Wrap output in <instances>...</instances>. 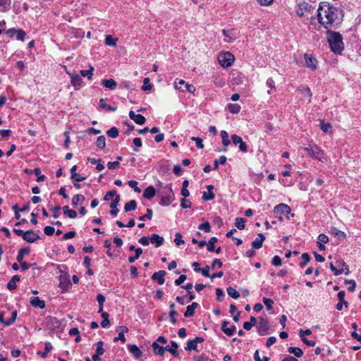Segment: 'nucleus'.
Wrapping results in <instances>:
<instances>
[{
	"mask_svg": "<svg viewBox=\"0 0 361 361\" xmlns=\"http://www.w3.org/2000/svg\"><path fill=\"white\" fill-rule=\"evenodd\" d=\"M302 262L300 263V267H305L310 260V257L307 253H303L301 256Z\"/></svg>",
	"mask_w": 361,
	"mask_h": 361,
	"instance_id": "46",
	"label": "nucleus"
},
{
	"mask_svg": "<svg viewBox=\"0 0 361 361\" xmlns=\"http://www.w3.org/2000/svg\"><path fill=\"white\" fill-rule=\"evenodd\" d=\"M142 253V250L140 247L135 249V255H133V257H130L128 258V262L130 263H133L137 259L140 257Z\"/></svg>",
	"mask_w": 361,
	"mask_h": 361,
	"instance_id": "50",
	"label": "nucleus"
},
{
	"mask_svg": "<svg viewBox=\"0 0 361 361\" xmlns=\"http://www.w3.org/2000/svg\"><path fill=\"white\" fill-rule=\"evenodd\" d=\"M137 203L135 200H130L125 204L124 209L126 212L133 211L136 209Z\"/></svg>",
	"mask_w": 361,
	"mask_h": 361,
	"instance_id": "40",
	"label": "nucleus"
},
{
	"mask_svg": "<svg viewBox=\"0 0 361 361\" xmlns=\"http://www.w3.org/2000/svg\"><path fill=\"white\" fill-rule=\"evenodd\" d=\"M221 137L222 139L223 145L225 147H228L231 144L228 133L226 130H221Z\"/></svg>",
	"mask_w": 361,
	"mask_h": 361,
	"instance_id": "36",
	"label": "nucleus"
},
{
	"mask_svg": "<svg viewBox=\"0 0 361 361\" xmlns=\"http://www.w3.org/2000/svg\"><path fill=\"white\" fill-rule=\"evenodd\" d=\"M152 87V85L149 82V79L148 78H145L143 80V85L142 87V90L144 91L150 90Z\"/></svg>",
	"mask_w": 361,
	"mask_h": 361,
	"instance_id": "58",
	"label": "nucleus"
},
{
	"mask_svg": "<svg viewBox=\"0 0 361 361\" xmlns=\"http://www.w3.org/2000/svg\"><path fill=\"white\" fill-rule=\"evenodd\" d=\"M197 344L196 342L194 340H190L188 341L187 347L185 348V350H197Z\"/></svg>",
	"mask_w": 361,
	"mask_h": 361,
	"instance_id": "59",
	"label": "nucleus"
},
{
	"mask_svg": "<svg viewBox=\"0 0 361 361\" xmlns=\"http://www.w3.org/2000/svg\"><path fill=\"white\" fill-rule=\"evenodd\" d=\"M96 145L99 149H104L106 146V138L104 135L99 136L97 139Z\"/></svg>",
	"mask_w": 361,
	"mask_h": 361,
	"instance_id": "41",
	"label": "nucleus"
},
{
	"mask_svg": "<svg viewBox=\"0 0 361 361\" xmlns=\"http://www.w3.org/2000/svg\"><path fill=\"white\" fill-rule=\"evenodd\" d=\"M11 0H0V12H6L11 8Z\"/></svg>",
	"mask_w": 361,
	"mask_h": 361,
	"instance_id": "28",
	"label": "nucleus"
},
{
	"mask_svg": "<svg viewBox=\"0 0 361 361\" xmlns=\"http://www.w3.org/2000/svg\"><path fill=\"white\" fill-rule=\"evenodd\" d=\"M304 59L307 68H310L312 70H315L317 68V60L312 55L305 54Z\"/></svg>",
	"mask_w": 361,
	"mask_h": 361,
	"instance_id": "13",
	"label": "nucleus"
},
{
	"mask_svg": "<svg viewBox=\"0 0 361 361\" xmlns=\"http://www.w3.org/2000/svg\"><path fill=\"white\" fill-rule=\"evenodd\" d=\"M63 214L71 219H75L77 216V212L73 209H70L68 206H64L62 208Z\"/></svg>",
	"mask_w": 361,
	"mask_h": 361,
	"instance_id": "35",
	"label": "nucleus"
},
{
	"mask_svg": "<svg viewBox=\"0 0 361 361\" xmlns=\"http://www.w3.org/2000/svg\"><path fill=\"white\" fill-rule=\"evenodd\" d=\"M138 183L136 180H130L128 182V185L133 188L135 192H140V189L137 187Z\"/></svg>",
	"mask_w": 361,
	"mask_h": 361,
	"instance_id": "61",
	"label": "nucleus"
},
{
	"mask_svg": "<svg viewBox=\"0 0 361 361\" xmlns=\"http://www.w3.org/2000/svg\"><path fill=\"white\" fill-rule=\"evenodd\" d=\"M71 77V83L75 87V90H78L82 86L83 82L82 78L77 73H68Z\"/></svg>",
	"mask_w": 361,
	"mask_h": 361,
	"instance_id": "10",
	"label": "nucleus"
},
{
	"mask_svg": "<svg viewBox=\"0 0 361 361\" xmlns=\"http://www.w3.org/2000/svg\"><path fill=\"white\" fill-rule=\"evenodd\" d=\"M129 117L135 123L139 125H142L145 123V118L141 114H136L133 111L129 112Z\"/></svg>",
	"mask_w": 361,
	"mask_h": 361,
	"instance_id": "16",
	"label": "nucleus"
},
{
	"mask_svg": "<svg viewBox=\"0 0 361 361\" xmlns=\"http://www.w3.org/2000/svg\"><path fill=\"white\" fill-rule=\"evenodd\" d=\"M30 302L34 307L43 309L45 307V302L41 300L39 297H31Z\"/></svg>",
	"mask_w": 361,
	"mask_h": 361,
	"instance_id": "18",
	"label": "nucleus"
},
{
	"mask_svg": "<svg viewBox=\"0 0 361 361\" xmlns=\"http://www.w3.org/2000/svg\"><path fill=\"white\" fill-rule=\"evenodd\" d=\"M336 264L338 269L343 270V272H344L345 275H348L350 274L348 266L343 261H337Z\"/></svg>",
	"mask_w": 361,
	"mask_h": 361,
	"instance_id": "33",
	"label": "nucleus"
},
{
	"mask_svg": "<svg viewBox=\"0 0 361 361\" xmlns=\"http://www.w3.org/2000/svg\"><path fill=\"white\" fill-rule=\"evenodd\" d=\"M320 128L323 132L328 133L331 128V125L329 123H324V121H322Z\"/></svg>",
	"mask_w": 361,
	"mask_h": 361,
	"instance_id": "60",
	"label": "nucleus"
},
{
	"mask_svg": "<svg viewBox=\"0 0 361 361\" xmlns=\"http://www.w3.org/2000/svg\"><path fill=\"white\" fill-rule=\"evenodd\" d=\"M30 252V249L28 247L21 248L18 253L16 257V259L18 262H21L25 255H27Z\"/></svg>",
	"mask_w": 361,
	"mask_h": 361,
	"instance_id": "30",
	"label": "nucleus"
},
{
	"mask_svg": "<svg viewBox=\"0 0 361 361\" xmlns=\"http://www.w3.org/2000/svg\"><path fill=\"white\" fill-rule=\"evenodd\" d=\"M99 106L102 109H108L109 111H114L116 110V107H112L111 106H109V104H106L105 102H104V99H101L99 100Z\"/></svg>",
	"mask_w": 361,
	"mask_h": 361,
	"instance_id": "56",
	"label": "nucleus"
},
{
	"mask_svg": "<svg viewBox=\"0 0 361 361\" xmlns=\"http://www.w3.org/2000/svg\"><path fill=\"white\" fill-rule=\"evenodd\" d=\"M299 91L302 94L303 98H307L308 99V102H310L312 97V92L310 89L308 87H305L299 89Z\"/></svg>",
	"mask_w": 361,
	"mask_h": 361,
	"instance_id": "29",
	"label": "nucleus"
},
{
	"mask_svg": "<svg viewBox=\"0 0 361 361\" xmlns=\"http://www.w3.org/2000/svg\"><path fill=\"white\" fill-rule=\"evenodd\" d=\"M23 239L27 243H33L35 241L39 240L40 237L37 233H35L32 230H29L25 231Z\"/></svg>",
	"mask_w": 361,
	"mask_h": 361,
	"instance_id": "8",
	"label": "nucleus"
},
{
	"mask_svg": "<svg viewBox=\"0 0 361 361\" xmlns=\"http://www.w3.org/2000/svg\"><path fill=\"white\" fill-rule=\"evenodd\" d=\"M245 219L243 218H236L235 221V226L240 230H242L245 228Z\"/></svg>",
	"mask_w": 361,
	"mask_h": 361,
	"instance_id": "43",
	"label": "nucleus"
},
{
	"mask_svg": "<svg viewBox=\"0 0 361 361\" xmlns=\"http://www.w3.org/2000/svg\"><path fill=\"white\" fill-rule=\"evenodd\" d=\"M171 346L167 345L165 348L160 347L159 346V355H161L164 354L165 350L169 351L171 353V354L173 356H177L178 355L176 349L178 348V345L175 341H171Z\"/></svg>",
	"mask_w": 361,
	"mask_h": 361,
	"instance_id": "12",
	"label": "nucleus"
},
{
	"mask_svg": "<svg viewBox=\"0 0 361 361\" xmlns=\"http://www.w3.org/2000/svg\"><path fill=\"white\" fill-rule=\"evenodd\" d=\"M213 82L216 86L219 87H222L225 84L224 80L217 75L213 77Z\"/></svg>",
	"mask_w": 361,
	"mask_h": 361,
	"instance_id": "54",
	"label": "nucleus"
},
{
	"mask_svg": "<svg viewBox=\"0 0 361 361\" xmlns=\"http://www.w3.org/2000/svg\"><path fill=\"white\" fill-rule=\"evenodd\" d=\"M104 343L102 341H99L96 343V354L102 355L104 353Z\"/></svg>",
	"mask_w": 361,
	"mask_h": 361,
	"instance_id": "53",
	"label": "nucleus"
},
{
	"mask_svg": "<svg viewBox=\"0 0 361 361\" xmlns=\"http://www.w3.org/2000/svg\"><path fill=\"white\" fill-rule=\"evenodd\" d=\"M118 39L114 38L111 35H106L105 38V43L109 46H116Z\"/></svg>",
	"mask_w": 361,
	"mask_h": 361,
	"instance_id": "45",
	"label": "nucleus"
},
{
	"mask_svg": "<svg viewBox=\"0 0 361 361\" xmlns=\"http://www.w3.org/2000/svg\"><path fill=\"white\" fill-rule=\"evenodd\" d=\"M174 243L177 246H180L185 243L184 240H183V236L180 233H179V232L176 233Z\"/></svg>",
	"mask_w": 361,
	"mask_h": 361,
	"instance_id": "48",
	"label": "nucleus"
},
{
	"mask_svg": "<svg viewBox=\"0 0 361 361\" xmlns=\"http://www.w3.org/2000/svg\"><path fill=\"white\" fill-rule=\"evenodd\" d=\"M263 302L267 307L268 310L272 309V305L274 304V301L271 298H263Z\"/></svg>",
	"mask_w": 361,
	"mask_h": 361,
	"instance_id": "64",
	"label": "nucleus"
},
{
	"mask_svg": "<svg viewBox=\"0 0 361 361\" xmlns=\"http://www.w3.org/2000/svg\"><path fill=\"white\" fill-rule=\"evenodd\" d=\"M222 34L226 37L224 41L228 43H231L238 38V32L235 29H231L228 30H223Z\"/></svg>",
	"mask_w": 361,
	"mask_h": 361,
	"instance_id": "9",
	"label": "nucleus"
},
{
	"mask_svg": "<svg viewBox=\"0 0 361 361\" xmlns=\"http://www.w3.org/2000/svg\"><path fill=\"white\" fill-rule=\"evenodd\" d=\"M175 197L174 193L171 189V188H169L166 189L165 195H163L161 197V201L159 204L163 206L169 205L173 201H174Z\"/></svg>",
	"mask_w": 361,
	"mask_h": 361,
	"instance_id": "6",
	"label": "nucleus"
},
{
	"mask_svg": "<svg viewBox=\"0 0 361 361\" xmlns=\"http://www.w3.org/2000/svg\"><path fill=\"white\" fill-rule=\"evenodd\" d=\"M227 293L230 297L234 299H238L240 297L239 293L232 287L227 288Z\"/></svg>",
	"mask_w": 361,
	"mask_h": 361,
	"instance_id": "44",
	"label": "nucleus"
},
{
	"mask_svg": "<svg viewBox=\"0 0 361 361\" xmlns=\"http://www.w3.org/2000/svg\"><path fill=\"white\" fill-rule=\"evenodd\" d=\"M85 201V197L82 195L78 194L72 199V205L77 207L79 203H82Z\"/></svg>",
	"mask_w": 361,
	"mask_h": 361,
	"instance_id": "38",
	"label": "nucleus"
},
{
	"mask_svg": "<svg viewBox=\"0 0 361 361\" xmlns=\"http://www.w3.org/2000/svg\"><path fill=\"white\" fill-rule=\"evenodd\" d=\"M339 9L326 1L319 4L317 9V18L319 23L325 28L329 27L336 21L338 17Z\"/></svg>",
	"mask_w": 361,
	"mask_h": 361,
	"instance_id": "1",
	"label": "nucleus"
},
{
	"mask_svg": "<svg viewBox=\"0 0 361 361\" xmlns=\"http://www.w3.org/2000/svg\"><path fill=\"white\" fill-rule=\"evenodd\" d=\"M232 142L235 145H238L239 150L243 152H247V144L243 142L241 137H240L238 135H231Z\"/></svg>",
	"mask_w": 361,
	"mask_h": 361,
	"instance_id": "7",
	"label": "nucleus"
},
{
	"mask_svg": "<svg viewBox=\"0 0 361 361\" xmlns=\"http://www.w3.org/2000/svg\"><path fill=\"white\" fill-rule=\"evenodd\" d=\"M269 329V324L266 319L260 318L257 326V332L259 335L264 336Z\"/></svg>",
	"mask_w": 361,
	"mask_h": 361,
	"instance_id": "11",
	"label": "nucleus"
},
{
	"mask_svg": "<svg viewBox=\"0 0 361 361\" xmlns=\"http://www.w3.org/2000/svg\"><path fill=\"white\" fill-rule=\"evenodd\" d=\"M20 276L18 275H15L12 277V279L8 282L7 288L10 290H13L16 288V282L20 281Z\"/></svg>",
	"mask_w": 361,
	"mask_h": 361,
	"instance_id": "27",
	"label": "nucleus"
},
{
	"mask_svg": "<svg viewBox=\"0 0 361 361\" xmlns=\"http://www.w3.org/2000/svg\"><path fill=\"white\" fill-rule=\"evenodd\" d=\"M106 134L112 138H116L118 136V130L116 127H112L107 130Z\"/></svg>",
	"mask_w": 361,
	"mask_h": 361,
	"instance_id": "51",
	"label": "nucleus"
},
{
	"mask_svg": "<svg viewBox=\"0 0 361 361\" xmlns=\"http://www.w3.org/2000/svg\"><path fill=\"white\" fill-rule=\"evenodd\" d=\"M174 307H175V304L172 303L170 305L171 311H170L169 315L171 317V320L173 324L176 322V316L177 314V312L174 310Z\"/></svg>",
	"mask_w": 361,
	"mask_h": 361,
	"instance_id": "55",
	"label": "nucleus"
},
{
	"mask_svg": "<svg viewBox=\"0 0 361 361\" xmlns=\"http://www.w3.org/2000/svg\"><path fill=\"white\" fill-rule=\"evenodd\" d=\"M119 201H120V195H116L115 199L110 204V207H111L110 214L112 216H116L119 212V210L117 209V205H118Z\"/></svg>",
	"mask_w": 361,
	"mask_h": 361,
	"instance_id": "20",
	"label": "nucleus"
},
{
	"mask_svg": "<svg viewBox=\"0 0 361 361\" xmlns=\"http://www.w3.org/2000/svg\"><path fill=\"white\" fill-rule=\"evenodd\" d=\"M304 149L307 152L309 156L315 159H317L322 162H326L327 161L324 156V151L316 145H310L308 147H305Z\"/></svg>",
	"mask_w": 361,
	"mask_h": 361,
	"instance_id": "3",
	"label": "nucleus"
},
{
	"mask_svg": "<svg viewBox=\"0 0 361 361\" xmlns=\"http://www.w3.org/2000/svg\"><path fill=\"white\" fill-rule=\"evenodd\" d=\"M187 84L188 83L185 82V81L183 80H176L174 82V87L176 90H178L181 92H185Z\"/></svg>",
	"mask_w": 361,
	"mask_h": 361,
	"instance_id": "32",
	"label": "nucleus"
},
{
	"mask_svg": "<svg viewBox=\"0 0 361 361\" xmlns=\"http://www.w3.org/2000/svg\"><path fill=\"white\" fill-rule=\"evenodd\" d=\"M265 236L262 233H259L258 237L252 243V247L254 249H259L262 246Z\"/></svg>",
	"mask_w": 361,
	"mask_h": 361,
	"instance_id": "23",
	"label": "nucleus"
},
{
	"mask_svg": "<svg viewBox=\"0 0 361 361\" xmlns=\"http://www.w3.org/2000/svg\"><path fill=\"white\" fill-rule=\"evenodd\" d=\"M345 295V291H343V290L339 291L337 295L339 302L336 305V309L339 311L342 310V309H343V302L345 300V299H344Z\"/></svg>",
	"mask_w": 361,
	"mask_h": 361,
	"instance_id": "31",
	"label": "nucleus"
},
{
	"mask_svg": "<svg viewBox=\"0 0 361 361\" xmlns=\"http://www.w3.org/2000/svg\"><path fill=\"white\" fill-rule=\"evenodd\" d=\"M228 109L231 113L237 114L240 111V106L237 104H228Z\"/></svg>",
	"mask_w": 361,
	"mask_h": 361,
	"instance_id": "47",
	"label": "nucleus"
},
{
	"mask_svg": "<svg viewBox=\"0 0 361 361\" xmlns=\"http://www.w3.org/2000/svg\"><path fill=\"white\" fill-rule=\"evenodd\" d=\"M94 68L92 66L90 67L88 70H82L80 71V74L83 77H87L88 79H91L93 75Z\"/></svg>",
	"mask_w": 361,
	"mask_h": 361,
	"instance_id": "49",
	"label": "nucleus"
},
{
	"mask_svg": "<svg viewBox=\"0 0 361 361\" xmlns=\"http://www.w3.org/2000/svg\"><path fill=\"white\" fill-rule=\"evenodd\" d=\"M288 352L290 354H293L297 357H300L303 355L302 350L298 347H289Z\"/></svg>",
	"mask_w": 361,
	"mask_h": 361,
	"instance_id": "34",
	"label": "nucleus"
},
{
	"mask_svg": "<svg viewBox=\"0 0 361 361\" xmlns=\"http://www.w3.org/2000/svg\"><path fill=\"white\" fill-rule=\"evenodd\" d=\"M207 189L208 190V192H204L202 199L205 201L213 200L215 197L214 193L213 192L214 186L212 185H207Z\"/></svg>",
	"mask_w": 361,
	"mask_h": 361,
	"instance_id": "19",
	"label": "nucleus"
},
{
	"mask_svg": "<svg viewBox=\"0 0 361 361\" xmlns=\"http://www.w3.org/2000/svg\"><path fill=\"white\" fill-rule=\"evenodd\" d=\"M326 38L331 50L336 54H341L342 51L344 49V43L343 42L342 35L339 32L328 29L326 32Z\"/></svg>",
	"mask_w": 361,
	"mask_h": 361,
	"instance_id": "2",
	"label": "nucleus"
},
{
	"mask_svg": "<svg viewBox=\"0 0 361 361\" xmlns=\"http://www.w3.org/2000/svg\"><path fill=\"white\" fill-rule=\"evenodd\" d=\"M331 233L339 239L344 238L346 235L343 231H341L336 228H331Z\"/></svg>",
	"mask_w": 361,
	"mask_h": 361,
	"instance_id": "42",
	"label": "nucleus"
},
{
	"mask_svg": "<svg viewBox=\"0 0 361 361\" xmlns=\"http://www.w3.org/2000/svg\"><path fill=\"white\" fill-rule=\"evenodd\" d=\"M155 195V189L152 186L147 187L143 193V196L147 199H150Z\"/></svg>",
	"mask_w": 361,
	"mask_h": 361,
	"instance_id": "37",
	"label": "nucleus"
},
{
	"mask_svg": "<svg viewBox=\"0 0 361 361\" xmlns=\"http://www.w3.org/2000/svg\"><path fill=\"white\" fill-rule=\"evenodd\" d=\"M191 140L192 141L195 142V144H196V146H197V148H199V149H203L204 148V145H203V142H202V140L201 138L196 137H192Z\"/></svg>",
	"mask_w": 361,
	"mask_h": 361,
	"instance_id": "62",
	"label": "nucleus"
},
{
	"mask_svg": "<svg viewBox=\"0 0 361 361\" xmlns=\"http://www.w3.org/2000/svg\"><path fill=\"white\" fill-rule=\"evenodd\" d=\"M60 287L62 288L66 289L71 284L68 278L66 276H60Z\"/></svg>",
	"mask_w": 361,
	"mask_h": 361,
	"instance_id": "39",
	"label": "nucleus"
},
{
	"mask_svg": "<svg viewBox=\"0 0 361 361\" xmlns=\"http://www.w3.org/2000/svg\"><path fill=\"white\" fill-rule=\"evenodd\" d=\"M274 212L276 214H288L290 212V208L287 204H279L274 207Z\"/></svg>",
	"mask_w": 361,
	"mask_h": 361,
	"instance_id": "15",
	"label": "nucleus"
},
{
	"mask_svg": "<svg viewBox=\"0 0 361 361\" xmlns=\"http://www.w3.org/2000/svg\"><path fill=\"white\" fill-rule=\"evenodd\" d=\"M33 171L35 175L37 176V182H42L45 180V176L44 175H41V170L39 169L36 168L33 170Z\"/></svg>",
	"mask_w": 361,
	"mask_h": 361,
	"instance_id": "57",
	"label": "nucleus"
},
{
	"mask_svg": "<svg viewBox=\"0 0 361 361\" xmlns=\"http://www.w3.org/2000/svg\"><path fill=\"white\" fill-rule=\"evenodd\" d=\"M216 242H217V238H216L212 237V238H210V240H209L208 243L207 244V250L209 252H214V244Z\"/></svg>",
	"mask_w": 361,
	"mask_h": 361,
	"instance_id": "52",
	"label": "nucleus"
},
{
	"mask_svg": "<svg viewBox=\"0 0 361 361\" xmlns=\"http://www.w3.org/2000/svg\"><path fill=\"white\" fill-rule=\"evenodd\" d=\"M128 349L136 359H139L142 356V352L136 345H128Z\"/></svg>",
	"mask_w": 361,
	"mask_h": 361,
	"instance_id": "21",
	"label": "nucleus"
},
{
	"mask_svg": "<svg viewBox=\"0 0 361 361\" xmlns=\"http://www.w3.org/2000/svg\"><path fill=\"white\" fill-rule=\"evenodd\" d=\"M5 34L10 38L16 37V39L20 41H25L27 34L21 29L11 28L5 32Z\"/></svg>",
	"mask_w": 361,
	"mask_h": 361,
	"instance_id": "5",
	"label": "nucleus"
},
{
	"mask_svg": "<svg viewBox=\"0 0 361 361\" xmlns=\"http://www.w3.org/2000/svg\"><path fill=\"white\" fill-rule=\"evenodd\" d=\"M228 322L224 321L221 324V329L227 336H232L235 331V326H231L230 328L227 327Z\"/></svg>",
	"mask_w": 361,
	"mask_h": 361,
	"instance_id": "22",
	"label": "nucleus"
},
{
	"mask_svg": "<svg viewBox=\"0 0 361 361\" xmlns=\"http://www.w3.org/2000/svg\"><path fill=\"white\" fill-rule=\"evenodd\" d=\"M199 229L205 231L206 233L210 232L211 226L209 222H205L199 226Z\"/></svg>",
	"mask_w": 361,
	"mask_h": 361,
	"instance_id": "63",
	"label": "nucleus"
},
{
	"mask_svg": "<svg viewBox=\"0 0 361 361\" xmlns=\"http://www.w3.org/2000/svg\"><path fill=\"white\" fill-rule=\"evenodd\" d=\"M4 313L3 312H0V322L1 324H4L6 326H9L12 325L14 323V322L16 321V317H17V311L12 312L11 317L8 320H4Z\"/></svg>",
	"mask_w": 361,
	"mask_h": 361,
	"instance_id": "14",
	"label": "nucleus"
},
{
	"mask_svg": "<svg viewBox=\"0 0 361 361\" xmlns=\"http://www.w3.org/2000/svg\"><path fill=\"white\" fill-rule=\"evenodd\" d=\"M77 166L75 165L71 169V178L74 179L77 182H81L86 179V177L82 176L76 173Z\"/></svg>",
	"mask_w": 361,
	"mask_h": 361,
	"instance_id": "24",
	"label": "nucleus"
},
{
	"mask_svg": "<svg viewBox=\"0 0 361 361\" xmlns=\"http://www.w3.org/2000/svg\"><path fill=\"white\" fill-rule=\"evenodd\" d=\"M102 85L106 88H109L111 90L116 89L117 86L116 82L114 79H106L103 80L102 82Z\"/></svg>",
	"mask_w": 361,
	"mask_h": 361,
	"instance_id": "26",
	"label": "nucleus"
},
{
	"mask_svg": "<svg viewBox=\"0 0 361 361\" xmlns=\"http://www.w3.org/2000/svg\"><path fill=\"white\" fill-rule=\"evenodd\" d=\"M235 60L234 56L231 52H225L218 57L219 63L224 68L229 67L232 65Z\"/></svg>",
	"mask_w": 361,
	"mask_h": 361,
	"instance_id": "4",
	"label": "nucleus"
},
{
	"mask_svg": "<svg viewBox=\"0 0 361 361\" xmlns=\"http://www.w3.org/2000/svg\"><path fill=\"white\" fill-rule=\"evenodd\" d=\"M198 304L197 302H192L191 305L186 307V311L184 313L185 317H190L194 315L195 310L197 307Z\"/></svg>",
	"mask_w": 361,
	"mask_h": 361,
	"instance_id": "25",
	"label": "nucleus"
},
{
	"mask_svg": "<svg viewBox=\"0 0 361 361\" xmlns=\"http://www.w3.org/2000/svg\"><path fill=\"white\" fill-rule=\"evenodd\" d=\"M310 8V6L307 2H302L298 4V8L296 10V13L299 16H303L306 12L309 11Z\"/></svg>",
	"mask_w": 361,
	"mask_h": 361,
	"instance_id": "17",
	"label": "nucleus"
}]
</instances>
